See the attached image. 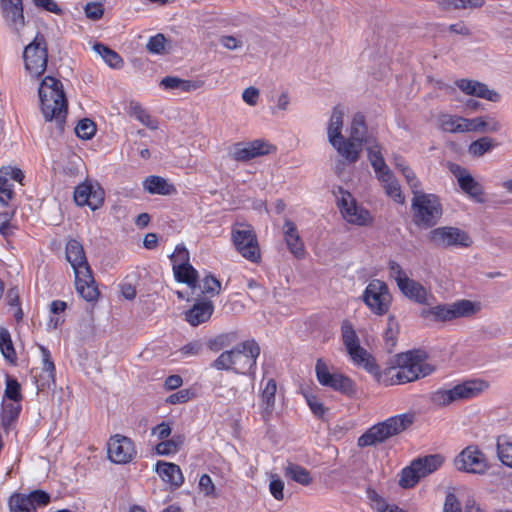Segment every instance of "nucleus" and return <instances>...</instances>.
<instances>
[{
    "label": "nucleus",
    "instance_id": "1",
    "mask_svg": "<svg viewBox=\"0 0 512 512\" xmlns=\"http://www.w3.org/2000/svg\"><path fill=\"white\" fill-rule=\"evenodd\" d=\"M66 259L75 275V287L78 294L88 302L95 301L99 292L95 285L83 245L71 239L66 244Z\"/></svg>",
    "mask_w": 512,
    "mask_h": 512
},
{
    "label": "nucleus",
    "instance_id": "2",
    "mask_svg": "<svg viewBox=\"0 0 512 512\" xmlns=\"http://www.w3.org/2000/svg\"><path fill=\"white\" fill-rule=\"evenodd\" d=\"M40 108L46 121H55L62 128L67 115V99L62 83L46 76L38 89Z\"/></svg>",
    "mask_w": 512,
    "mask_h": 512
},
{
    "label": "nucleus",
    "instance_id": "3",
    "mask_svg": "<svg viewBox=\"0 0 512 512\" xmlns=\"http://www.w3.org/2000/svg\"><path fill=\"white\" fill-rule=\"evenodd\" d=\"M259 354V345L254 340H248L231 350L222 352L211 366L216 370H231L237 374H248L255 368Z\"/></svg>",
    "mask_w": 512,
    "mask_h": 512
},
{
    "label": "nucleus",
    "instance_id": "4",
    "mask_svg": "<svg viewBox=\"0 0 512 512\" xmlns=\"http://www.w3.org/2000/svg\"><path fill=\"white\" fill-rule=\"evenodd\" d=\"M397 367L391 370V384H404L426 377L434 371V366L426 361L423 351H408L396 358Z\"/></svg>",
    "mask_w": 512,
    "mask_h": 512
},
{
    "label": "nucleus",
    "instance_id": "5",
    "mask_svg": "<svg viewBox=\"0 0 512 512\" xmlns=\"http://www.w3.org/2000/svg\"><path fill=\"white\" fill-rule=\"evenodd\" d=\"M413 423L410 413L391 416L367 429L357 441L359 447L376 446L406 430Z\"/></svg>",
    "mask_w": 512,
    "mask_h": 512
},
{
    "label": "nucleus",
    "instance_id": "6",
    "mask_svg": "<svg viewBox=\"0 0 512 512\" xmlns=\"http://www.w3.org/2000/svg\"><path fill=\"white\" fill-rule=\"evenodd\" d=\"M489 388L483 379H470L450 388H441L431 394V402L438 407H445L454 402L473 399Z\"/></svg>",
    "mask_w": 512,
    "mask_h": 512
},
{
    "label": "nucleus",
    "instance_id": "7",
    "mask_svg": "<svg viewBox=\"0 0 512 512\" xmlns=\"http://www.w3.org/2000/svg\"><path fill=\"white\" fill-rule=\"evenodd\" d=\"M482 309L478 301L468 299L457 300L453 303L438 304L425 308L421 316L432 322H450L459 318H469L476 315Z\"/></svg>",
    "mask_w": 512,
    "mask_h": 512
},
{
    "label": "nucleus",
    "instance_id": "8",
    "mask_svg": "<svg viewBox=\"0 0 512 512\" xmlns=\"http://www.w3.org/2000/svg\"><path fill=\"white\" fill-rule=\"evenodd\" d=\"M24 173L21 169L13 166L2 167V237L8 238L13 234V230L16 226L10 221L13 218L16 210V205L5 203V198L12 201L15 196L14 184L17 183L19 186L23 185Z\"/></svg>",
    "mask_w": 512,
    "mask_h": 512
},
{
    "label": "nucleus",
    "instance_id": "9",
    "mask_svg": "<svg viewBox=\"0 0 512 512\" xmlns=\"http://www.w3.org/2000/svg\"><path fill=\"white\" fill-rule=\"evenodd\" d=\"M348 132L349 136L345 138V142H350L352 147L346 148L349 152L344 153L343 159L347 163L353 164L360 159L363 147L367 149L370 145H373L378 141L373 134L368 132L365 116L360 112H357L352 116Z\"/></svg>",
    "mask_w": 512,
    "mask_h": 512
},
{
    "label": "nucleus",
    "instance_id": "10",
    "mask_svg": "<svg viewBox=\"0 0 512 512\" xmlns=\"http://www.w3.org/2000/svg\"><path fill=\"white\" fill-rule=\"evenodd\" d=\"M444 463V457L440 454H431L419 457L402 469L399 485L404 488L414 487L420 479L437 471Z\"/></svg>",
    "mask_w": 512,
    "mask_h": 512
},
{
    "label": "nucleus",
    "instance_id": "11",
    "mask_svg": "<svg viewBox=\"0 0 512 512\" xmlns=\"http://www.w3.org/2000/svg\"><path fill=\"white\" fill-rule=\"evenodd\" d=\"M361 299L375 316L386 315L392 305L393 297L386 282L372 279L365 287Z\"/></svg>",
    "mask_w": 512,
    "mask_h": 512
},
{
    "label": "nucleus",
    "instance_id": "12",
    "mask_svg": "<svg viewBox=\"0 0 512 512\" xmlns=\"http://www.w3.org/2000/svg\"><path fill=\"white\" fill-rule=\"evenodd\" d=\"M341 334L343 344L352 362L356 365L363 366L370 373H376L378 366L375 364L370 354L361 347L358 335L351 322H342Z\"/></svg>",
    "mask_w": 512,
    "mask_h": 512
},
{
    "label": "nucleus",
    "instance_id": "13",
    "mask_svg": "<svg viewBox=\"0 0 512 512\" xmlns=\"http://www.w3.org/2000/svg\"><path fill=\"white\" fill-rule=\"evenodd\" d=\"M315 374L323 387L346 395L355 392L353 381L321 358L316 361Z\"/></svg>",
    "mask_w": 512,
    "mask_h": 512
},
{
    "label": "nucleus",
    "instance_id": "14",
    "mask_svg": "<svg viewBox=\"0 0 512 512\" xmlns=\"http://www.w3.org/2000/svg\"><path fill=\"white\" fill-rule=\"evenodd\" d=\"M412 210L415 223L418 226L431 227L437 223L442 215L438 198L433 194L422 192L414 195Z\"/></svg>",
    "mask_w": 512,
    "mask_h": 512
},
{
    "label": "nucleus",
    "instance_id": "15",
    "mask_svg": "<svg viewBox=\"0 0 512 512\" xmlns=\"http://www.w3.org/2000/svg\"><path fill=\"white\" fill-rule=\"evenodd\" d=\"M231 234L233 244L241 256L257 263L261 254L254 229L248 224L237 223L233 226Z\"/></svg>",
    "mask_w": 512,
    "mask_h": 512
},
{
    "label": "nucleus",
    "instance_id": "16",
    "mask_svg": "<svg viewBox=\"0 0 512 512\" xmlns=\"http://www.w3.org/2000/svg\"><path fill=\"white\" fill-rule=\"evenodd\" d=\"M428 239L439 248L463 249L473 244L471 236L466 231L453 226H443L431 230Z\"/></svg>",
    "mask_w": 512,
    "mask_h": 512
},
{
    "label": "nucleus",
    "instance_id": "17",
    "mask_svg": "<svg viewBox=\"0 0 512 512\" xmlns=\"http://www.w3.org/2000/svg\"><path fill=\"white\" fill-rule=\"evenodd\" d=\"M6 386L2 397V426L14 422L22 409V389L20 383L9 375H6Z\"/></svg>",
    "mask_w": 512,
    "mask_h": 512
},
{
    "label": "nucleus",
    "instance_id": "18",
    "mask_svg": "<svg viewBox=\"0 0 512 512\" xmlns=\"http://www.w3.org/2000/svg\"><path fill=\"white\" fill-rule=\"evenodd\" d=\"M454 465L458 471L484 475L490 469L487 456L477 445L465 447L455 458Z\"/></svg>",
    "mask_w": 512,
    "mask_h": 512
},
{
    "label": "nucleus",
    "instance_id": "19",
    "mask_svg": "<svg viewBox=\"0 0 512 512\" xmlns=\"http://www.w3.org/2000/svg\"><path fill=\"white\" fill-rule=\"evenodd\" d=\"M174 277L178 282L194 289L198 283V272L190 264V254L184 244H178L170 256Z\"/></svg>",
    "mask_w": 512,
    "mask_h": 512
},
{
    "label": "nucleus",
    "instance_id": "20",
    "mask_svg": "<svg viewBox=\"0 0 512 512\" xmlns=\"http://www.w3.org/2000/svg\"><path fill=\"white\" fill-rule=\"evenodd\" d=\"M25 68L32 77L41 76L47 67V45L43 35L37 34L23 52Z\"/></svg>",
    "mask_w": 512,
    "mask_h": 512
},
{
    "label": "nucleus",
    "instance_id": "21",
    "mask_svg": "<svg viewBox=\"0 0 512 512\" xmlns=\"http://www.w3.org/2000/svg\"><path fill=\"white\" fill-rule=\"evenodd\" d=\"M345 107L337 105L332 109L331 115L327 121L326 134L328 143L333 147L337 154L343 158L344 153L348 152L346 148H351L350 142H345L343 135Z\"/></svg>",
    "mask_w": 512,
    "mask_h": 512
},
{
    "label": "nucleus",
    "instance_id": "22",
    "mask_svg": "<svg viewBox=\"0 0 512 512\" xmlns=\"http://www.w3.org/2000/svg\"><path fill=\"white\" fill-rule=\"evenodd\" d=\"M338 206L343 218L351 224L364 226L372 222L370 212L358 205L354 197L348 192L340 189Z\"/></svg>",
    "mask_w": 512,
    "mask_h": 512
},
{
    "label": "nucleus",
    "instance_id": "23",
    "mask_svg": "<svg viewBox=\"0 0 512 512\" xmlns=\"http://www.w3.org/2000/svg\"><path fill=\"white\" fill-rule=\"evenodd\" d=\"M274 146L263 139H255L248 142L235 143L231 150V157L239 162H247L254 158L268 155L274 150Z\"/></svg>",
    "mask_w": 512,
    "mask_h": 512
},
{
    "label": "nucleus",
    "instance_id": "24",
    "mask_svg": "<svg viewBox=\"0 0 512 512\" xmlns=\"http://www.w3.org/2000/svg\"><path fill=\"white\" fill-rule=\"evenodd\" d=\"M136 448L133 441L126 436L115 434L107 443V454L111 462L127 464L136 456Z\"/></svg>",
    "mask_w": 512,
    "mask_h": 512
},
{
    "label": "nucleus",
    "instance_id": "25",
    "mask_svg": "<svg viewBox=\"0 0 512 512\" xmlns=\"http://www.w3.org/2000/svg\"><path fill=\"white\" fill-rule=\"evenodd\" d=\"M104 190L97 182L85 181L76 186L74 201L78 206H88L91 210H97L103 205Z\"/></svg>",
    "mask_w": 512,
    "mask_h": 512
},
{
    "label": "nucleus",
    "instance_id": "26",
    "mask_svg": "<svg viewBox=\"0 0 512 512\" xmlns=\"http://www.w3.org/2000/svg\"><path fill=\"white\" fill-rule=\"evenodd\" d=\"M50 494L43 490H34L28 495L16 494L9 500L10 512H36L37 507L50 503Z\"/></svg>",
    "mask_w": 512,
    "mask_h": 512
},
{
    "label": "nucleus",
    "instance_id": "27",
    "mask_svg": "<svg viewBox=\"0 0 512 512\" xmlns=\"http://www.w3.org/2000/svg\"><path fill=\"white\" fill-rule=\"evenodd\" d=\"M451 172L456 177L459 187L474 201L482 203L483 187L477 182L469 171L459 165H452Z\"/></svg>",
    "mask_w": 512,
    "mask_h": 512
},
{
    "label": "nucleus",
    "instance_id": "28",
    "mask_svg": "<svg viewBox=\"0 0 512 512\" xmlns=\"http://www.w3.org/2000/svg\"><path fill=\"white\" fill-rule=\"evenodd\" d=\"M259 412L265 422L271 420L276 403L277 383L273 378L261 381Z\"/></svg>",
    "mask_w": 512,
    "mask_h": 512
},
{
    "label": "nucleus",
    "instance_id": "29",
    "mask_svg": "<svg viewBox=\"0 0 512 512\" xmlns=\"http://www.w3.org/2000/svg\"><path fill=\"white\" fill-rule=\"evenodd\" d=\"M2 16L13 32H19L25 25L22 0H2Z\"/></svg>",
    "mask_w": 512,
    "mask_h": 512
},
{
    "label": "nucleus",
    "instance_id": "30",
    "mask_svg": "<svg viewBox=\"0 0 512 512\" xmlns=\"http://www.w3.org/2000/svg\"><path fill=\"white\" fill-rule=\"evenodd\" d=\"M398 289L405 297L419 304L429 305L434 299L432 293L421 283L409 277L404 279L401 284L399 283Z\"/></svg>",
    "mask_w": 512,
    "mask_h": 512
},
{
    "label": "nucleus",
    "instance_id": "31",
    "mask_svg": "<svg viewBox=\"0 0 512 512\" xmlns=\"http://www.w3.org/2000/svg\"><path fill=\"white\" fill-rule=\"evenodd\" d=\"M366 151L368 160L375 172L376 178L379 181H385V177L389 178L392 171L384 160L381 144L377 142L370 145Z\"/></svg>",
    "mask_w": 512,
    "mask_h": 512
},
{
    "label": "nucleus",
    "instance_id": "32",
    "mask_svg": "<svg viewBox=\"0 0 512 512\" xmlns=\"http://www.w3.org/2000/svg\"><path fill=\"white\" fill-rule=\"evenodd\" d=\"M284 239L289 251L298 259L305 256L304 243L299 235L295 223L286 219L283 225Z\"/></svg>",
    "mask_w": 512,
    "mask_h": 512
},
{
    "label": "nucleus",
    "instance_id": "33",
    "mask_svg": "<svg viewBox=\"0 0 512 512\" xmlns=\"http://www.w3.org/2000/svg\"><path fill=\"white\" fill-rule=\"evenodd\" d=\"M456 85L467 95L477 96L492 102H497L500 100V95L497 92L488 89L485 84L480 82L461 79L456 82Z\"/></svg>",
    "mask_w": 512,
    "mask_h": 512
},
{
    "label": "nucleus",
    "instance_id": "34",
    "mask_svg": "<svg viewBox=\"0 0 512 512\" xmlns=\"http://www.w3.org/2000/svg\"><path fill=\"white\" fill-rule=\"evenodd\" d=\"M155 470L159 477L173 488H179L184 483L183 473L174 463L159 461Z\"/></svg>",
    "mask_w": 512,
    "mask_h": 512
},
{
    "label": "nucleus",
    "instance_id": "35",
    "mask_svg": "<svg viewBox=\"0 0 512 512\" xmlns=\"http://www.w3.org/2000/svg\"><path fill=\"white\" fill-rule=\"evenodd\" d=\"M214 311L211 301H198L185 313V320L192 326L208 321Z\"/></svg>",
    "mask_w": 512,
    "mask_h": 512
},
{
    "label": "nucleus",
    "instance_id": "36",
    "mask_svg": "<svg viewBox=\"0 0 512 512\" xmlns=\"http://www.w3.org/2000/svg\"><path fill=\"white\" fill-rule=\"evenodd\" d=\"M143 187L150 194L171 195L176 192L173 184L160 176H149L143 182Z\"/></svg>",
    "mask_w": 512,
    "mask_h": 512
},
{
    "label": "nucleus",
    "instance_id": "37",
    "mask_svg": "<svg viewBox=\"0 0 512 512\" xmlns=\"http://www.w3.org/2000/svg\"><path fill=\"white\" fill-rule=\"evenodd\" d=\"M160 86L166 90L190 92L200 88L201 85L197 81L181 79L174 76H167L161 80Z\"/></svg>",
    "mask_w": 512,
    "mask_h": 512
},
{
    "label": "nucleus",
    "instance_id": "38",
    "mask_svg": "<svg viewBox=\"0 0 512 512\" xmlns=\"http://www.w3.org/2000/svg\"><path fill=\"white\" fill-rule=\"evenodd\" d=\"M284 473L287 478L303 486H307L312 482V477L309 471L294 463H288L284 469Z\"/></svg>",
    "mask_w": 512,
    "mask_h": 512
},
{
    "label": "nucleus",
    "instance_id": "39",
    "mask_svg": "<svg viewBox=\"0 0 512 512\" xmlns=\"http://www.w3.org/2000/svg\"><path fill=\"white\" fill-rule=\"evenodd\" d=\"M385 190L387 196L393 199L398 204L405 202V197L402 193L401 186L398 180L394 177L393 173L390 174L389 178L385 177V181H379Z\"/></svg>",
    "mask_w": 512,
    "mask_h": 512
},
{
    "label": "nucleus",
    "instance_id": "40",
    "mask_svg": "<svg viewBox=\"0 0 512 512\" xmlns=\"http://www.w3.org/2000/svg\"><path fill=\"white\" fill-rule=\"evenodd\" d=\"M94 51L99 54L107 65L112 68H120L123 64L122 58L118 53L110 49L109 47L97 43L93 46Z\"/></svg>",
    "mask_w": 512,
    "mask_h": 512
},
{
    "label": "nucleus",
    "instance_id": "41",
    "mask_svg": "<svg viewBox=\"0 0 512 512\" xmlns=\"http://www.w3.org/2000/svg\"><path fill=\"white\" fill-rule=\"evenodd\" d=\"M463 117L442 114L439 116L438 122L441 129L450 133H463Z\"/></svg>",
    "mask_w": 512,
    "mask_h": 512
},
{
    "label": "nucleus",
    "instance_id": "42",
    "mask_svg": "<svg viewBox=\"0 0 512 512\" xmlns=\"http://www.w3.org/2000/svg\"><path fill=\"white\" fill-rule=\"evenodd\" d=\"M184 442V438L181 435H175L171 439H164L158 443L155 447L157 454L159 455H171L179 451L180 447Z\"/></svg>",
    "mask_w": 512,
    "mask_h": 512
},
{
    "label": "nucleus",
    "instance_id": "43",
    "mask_svg": "<svg viewBox=\"0 0 512 512\" xmlns=\"http://www.w3.org/2000/svg\"><path fill=\"white\" fill-rule=\"evenodd\" d=\"M497 146V143L490 137H482L473 141L469 147L468 152L474 157H481L485 153L491 151Z\"/></svg>",
    "mask_w": 512,
    "mask_h": 512
},
{
    "label": "nucleus",
    "instance_id": "44",
    "mask_svg": "<svg viewBox=\"0 0 512 512\" xmlns=\"http://www.w3.org/2000/svg\"><path fill=\"white\" fill-rule=\"evenodd\" d=\"M6 304L7 313H11L17 322L23 319V311L20 307V297L18 288H12L7 292Z\"/></svg>",
    "mask_w": 512,
    "mask_h": 512
},
{
    "label": "nucleus",
    "instance_id": "45",
    "mask_svg": "<svg viewBox=\"0 0 512 512\" xmlns=\"http://www.w3.org/2000/svg\"><path fill=\"white\" fill-rule=\"evenodd\" d=\"M2 356L12 366L17 365V353L11 335L7 329L2 328Z\"/></svg>",
    "mask_w": 512,
    "mask_h": 512
},
{
    "label": "nucleus",
    "instance_id": "46",
    "mask_svg": "<svg viewBox=\"0 0 512 512\" xmlns=\"http://www.w3.org/2000/svg\"><path fill=\"white\" fill-rule=\"evenodd\" d=\"M496 450L499 461L503 465L512 468V440L498 438Z\"/></svg>",
    "mask_w": 512,
    "mask_h": 512
},
{
    "label": "nucleus",
    "instance_id": "47",
    "mask_svg": "<svg viewBox=\"0 0 512 512\" xmlns=\"http://www.w3.org/2000/svg\"><path fill=\"white\" fill-rule=\"evenodd\" d=\"M445 8L454 9H476L485 4V0H435Z\"/></svg>",
    "mask_w": 512,
    "mask_h": 512
},
{
    "label": "nucleus",
    "instance_id": "48",
    "mask_svg": "<svg viewBox=\"0 0 512 512\" xmlns=\"http://www.w3.org/2000/svg\"><path fill=\"white\" fill-rule=\"evenodd\" d=\"M39 350L41 353V362H42V370L43 373L46 374L47 381L54 382L55 380V365L52 360V356L50 351L43 345H39Z\"/></svg>",
    "mask_w": 512,
    "mask_h": 512
},
{
    "label": "nucleus",
    "instance_id": "49",
    "mask_svg": "<svg viewBox=\"0 0 512 512\" xmlns=\"http://www.w3.org/2000/svg\"><path fill=\"white\" fill-rule=\"evenodd\" d=\"M75 133L76 135L83 139V140H89L91 139L95 133H96V125L95 123L90 119H82L78 122V124L75 127Z\"/></svg>",
    "mask_w": 512,
    "mask_h": 512
},
{
    "label": "nucleus",
    "instance_id": "50",
    "mask_svg": "<svg viewBox=\"0 0 512 512\" xmlns=\"http://www.w3.org/2000/svg\"><path fill=\"white\" fill-rule=\"evenodd\" d=\"M166 38L163 34L158 33L151 36L146 44L147 50L152 54H163L166 49Z\"/></svg>",
    "mask_w": 512,
    "mask_h": 512
},
{
    "label": "nucleus",
    "instance_id": "51",
    "mask_svg": "<svg viewBox=\"0 0 512 512\" xmlns=\"http://www.w3.org/2000/svg\"><path fill=\"white\" fill-rule=\"evenodd\" d=\"M201 291L204 294L217 295L221 290L220 281L213 275H207L200 285Z\"/></svg>",
    "mask_w": 512,
    "mask_h": 512
},
{
    "label": "nucleus",
    "instance_id": "52",
    "mask_svg": "<svg viewBox=\"0 0 512 512\" xmlns=\"http://www.w3.org/2000/svg\"><path fill=\"white\" fill-rule=\"evenodd\" d=\"M198 488L205 497H217L216 486L208 474H203L200 476Z\"/></svg>",
    "mask_w": 512,
    "mask_h": 512
},
{
    "label": "nucleus",
    "instance_id": "53",
    "mask_svg": "<svg viewBox=\"0 0 512 512\" xmlns=\"http://www.w3.org/2000/svg\"><path fill=\"white\" fill-rule=\"evenodd\" d=\"M134 116L146 127L155 130L158 128V122L146 110L140 106L134 107Z\"/></svg>",
    "mask_w": 512,
    "mask_h": 512
},
{
    "label": "nucleus",
    "instance_id": "54",
    "mask_svg": "<svg viewBox=\"0 0 512 512\" xmlns=\"http://www.w3.org/2000/svg\"><path fill=\"white\" fill-rule=\"evenodd\" d=\"M85 16L93 21L99 20L104 14L103 4L100 2H90L84 7Z\"/></svg>",
    "mask_w": 512,
    "mask_h": 512
},
{
    "label": "nucleus",
    "instance_id": "55",
    "mask_svg": "<svg viewBox=\"0 0 512 512\" xmlns=\"http://www.w3.org/2000/svg\"><path fill=\"white\" fill-rule=\"evenodd\" d=\"M32 3L38 9L45 10L56 15L63 14V9L55 0H32Z\"/></svg>",
    "mask_w": 512,
    "mask_h": 512
},
{
    "label": "nucleus",
    "instance_id": "56",
    "mask_svg": "<svg viewBox=\"0 0 512 512\" xmlns=\"http://www.w3.org/2000/svg\"><path fill=\"white\" fill-rule=\"evenodd\" d=\"M388 270L389 275L391 278H393L397 284V287L399 286V283L401 284L404 279L408 277L407 273L402 269L401 265L396 261H389L388 263Z\"/></svg>",
    "mask_w": 512,
    "mask_h": 512
},
{
    "label": "nucleus",
    "instance_id": "57",
    "mask_svg": "<svg viewBox=\"0 0 512 512\" xmlns=\"http://www.w3.org/2000/svg\"><path fill=\"white\" fill-rule=\"evenodd\" d=\"M463 132H484V117L463 118Z\"/></svg>",
    "mask_w": 512,
    "mask_h": 512
},
{
    "label": "nucleus",
    "instance_id": "58",
    "mask_svg": "<svg viewBox=\"0 0 512 512\" xmlns=\"http://www.w3.org/2000/svg\"><path fill=\"white\" fill-rule=\"evenodd\" d=\"M284 482L277 476L271 475L269 483V491L276 500L284 498Z\"/></svg>",
    "mask_w": 512,
    "mask_h": 512
},
{
    "label": "nucleus",
    "instance_id": "59",
    "mask_svg": "<svg viewBox=\"0 0 512 512\" xmlns=\"http://www.w3.org/2000/svg\"><path fill=\"white\" fill-rule=\"evenodd\" d=\"M403 174V176L405 177L408 185L410 186L412 192L414 195L418 194L421 192V189H420V182L418 181V179L416 178L414 172L412 171L411 168H409L408 166L406 167H402V170H400Z\"/></svg>",
    "mask_w": 512,
    "mask_h": 512
},
{
    "label": "nucleus",
    "instance_id": "60",
    "mask_svg": "<svg viewBox=\"0 0 512 512\" xmlns=\"http://www.w3.org/2000/svg\"><path fill=\"white\" fill-rule=\"evenodd\" d=\"M305 398L312 413L317 417H322L325 413L323 403L314 395L307 394L305 395Z\"/></svg>",
    "mask_w": 512,
    "mask_h": 512
},
{
    "label": "nucleus",
    "instance_id": "61",
    "mask_svg": "<svg viewBox=\"0 0 512 512\" xmlns=\"http://www.w3.org/2000/svg\"><path fill=\"white\" fill-rule=\"evenodd\" d=\"M194 393L189 389H182L176 393L171 394L167 401L171 404L185 403L192 399Z\"/></svg>",
    "mask_w": 512,
    "mask_h": 512
},
{
    "label": "nucleus",
    "instance_id": "62",
    "mask_svg": "<svg viewBox=\"0 0 512 512\" xmlns=\"http://www.w3.org/2000/svg\"><path fill=\"white\" fill-rule=\"evenodd\" d=\"M219 42L228 50H237L243 46L242 40L233 35H223L220 37Z\"/></svg>",
    "mask_w": 512,
    "mask_h": 512
},
{
    "label": "nucleus",
    "instance_id": "63",
    "mask_svg": "<svg viewBox=\"0 0 512 512\" xmlns=\"http://www.w3.org/2000/svg\"><path fill=\"white\" fill-rule=\"evenodd\" d=\"M443 512H462L460 503L455 494H447L444 502Z\"/></svg>",
    "mask_w": 512,
    "mask_h": 512
},
{
    "label": "nucleus",
    "instance_id": "64",
    "mask_svg": "<svg viewBox=\"0 0 512 512\" xmlns=\"http://www.w3.org/2000/svg\"><path fill=\"white\" fill-rule=\"evenodd\" d=\"M243 101L249 106H255L259 100V90L255 87H248L242 93Z\"/></svg>",
    "mask_w": 512,
    "mask_h": 512
}]
</instances>
